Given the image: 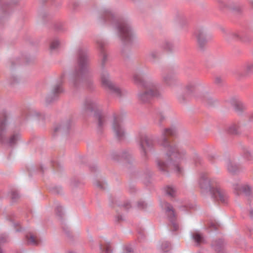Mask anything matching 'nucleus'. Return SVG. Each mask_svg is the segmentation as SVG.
<instances>
[{"instance_id": "f704fd0d", "label": "nucleus", "mask_w": 253, "mask_h": 253, "mask_svg": "<svg viewBox=\"0 0 253 253\" xmlns=\"http://www.w3.org/2000/svg\"><path fill=\"white\" fill-rule=\"evenodd\" d=\"M201 187L203 188H204V186L202 185V184L201 183Z\"/></svg>"}, {"instance_id": "e433bc0d", "label": "nucleus", "mask_w": 253, "mask_h": 253, "mask_svg": "<svg viewBox=\"0 0 253 253\" xmlns=\"http://www.w3.org/2000/svg\"><path fill=\"white\" fill-rule=\"evenodd\" d=\"M252 4H253V1L252 2Z\"/></svg>"}, {"instance_id": "2f4dec72", "label": "nucleus", "mask_w": 253, "mask_h": 253, "mask_svg": "<svg viewBox=\"0 0 253 253\" xmlns=\"http://www.w3.org/2000/svg\"><path fill=\"white\" fill-rule=\"evenodd\" d=\"M151 55L154 58L157 57V55H154V53H152Z\"/></svg>"}, {"instance_id": "9d476101", "label": "nucleus", "mask_w": 253, "mask_h": 253, "mask_svg": "<svg viewBox=\"0 0 253 253\" xmlns=\"http://www.w3.org/2000/svg\"><path fill=\"white\" fill-rule=\"evenodd\" d=\"M140 144L145 149L146 146H150L152 144V140L147 136L143 135L140 138Z\"/></svg>"}, {"instance_id": "c85d7f7f", "label": "nucleus", "mask_w": 253, "mask_h": 253, "mask_svg": "<svg viewBox=\"0 0 253 253\" xmlns=\"http://www.w3.org/2000/svg\"><path fill=\"white\" fill-rule=\"evenodd\" d=\"M5 125V124L4 122H2L0 124V129L1 130L2 129L3 126Z\"/></svg>"}, {"instance_id": "f8f14e48", "label": "nucleus", "mask_w": 253, "mask_h": 253, "mask_svg": "<svg viewBox=\"0 0 253 253\" xmlns=\"http://www.w3.org/2000/svg\"><path fill=\"white\" fill-rule=\"evenodd\" d=\"M163 208L166 210L167 214L172 218L174 216V211H173L172 207L167 203H164L163 206Z\"/></svg>"}, {"instance_id": "b1692460", "label": "nucleus", "mask_w": 253, "mask_h": 253, "mask_svg": "<svg viewBox=\"0 0 253 253\" xmlns=\"http://www.w3.org/2000/svg\"><path fill=\"white\" fill-rule=\"evenodd\" d=\"M169 246V243H168V242H166V243H164V244L163 245V246H162V249L165 252H166V251H167V249H168Z\"/></svg>"}, {"instance_id": "9b49d317", "label": "nucleus", "mask_w": 253, "mask_h": 253, "mask_svg": "<svg viewBox=\"0 0 253 253\" xmlns=\"http://www.w3.org/2000/svg\"><path fill=\"white\" fill-rule=\"evenodd\" d=\"M163 82L167 85L171 86L175 83L174 78L170 75H166L163 78Z\"/></svg>"}, {"instance_id": "c756f323", "label": "nucleus", "mask_w": 253, "mask_h": 253, "mask_svg": "<svg viewBox=\"0 0 253 253\" xmlns=\"http://www.w3.org/2000/svg\"><path fill=\"white\" fill-rule=\"evenodd\" d=\"M250 215L251 217L253 218V210L250 211Z\"/></svg>"}, {"instance_id": "cd10ccee", "label": "nucleus", "mask_w": 253, "mask_h": 253, "mask_svg": "<svg viewBox=\"0 0 253 253\" xmlns=\"http://www.w3.org/2000/svg\"><path fill=\"white\" fill-rule=\"evenodd\" d=\"M138 206H139V207H141L142 208H144L145 207V205L144 203L143 202H139L138 203Z\"/></svg>"}, {"instance_id": "423d86ee", "label": "nucleus", "mask_w": 253, "mask_h": 253, "mask_svg": "<svg viewBox=\"0 0 253 253\" xmlns=\"http://www.w3.org/2000/svg\"><path fill=\"white\" fill-rule=\"evenodd\" d=\"M118 30L120 37L125 42H130L135 38V34L128 24L126 22H121L119 24Z\"/></svg>"}, {"instance_id": "0eeeda50", "label": "nucleus", "mask_w": 253, "mask_h": 253, "mask_svg": "<svg viewBox=\"0 0 253 253\" xmlns=\"http://www.w3.org/2000/svg\"><path fill=\"white\" fill-rule=\"evenodd\" d=\"M112 129L119 139H121L125 135V131L121 125L120 120L118 118H115L112 124Z\"/></svg>"}, {"instance_id": "412c9836", "label": "nucleus", "mask_w": 253, "mask_h": 253, "mask_svg": "<svg viewBox=\"0 0 253 253\" xmlns=\"http://www.w3.org/2000/svg\"><path fill=\"white\" fill-rule=\"evenodd\" d=\"M104 122V117L102 115H99L98 116V125L101 126Z\"/></svg>"}, {"instance_id": "1a4fd4ad", "label": "nucleus", "mask_w": 253, "mask_h": 253, "mask_svg": "<svg viewBox=\"0 0 253 253\" xmlns=\"http://www.w3.org/2000/svg\"><path fill=\"white\" fill-rule=\"evenodd\" d=\"M234 189L235 192L238 195L244 193L247 195H250L251 193V188L249 186L246 185H242L239 183L234 185Z\"/></svg>"}, {"instance_id": "c9c22d12", "label": "nucleus", "mask_w": 253, "mask_h": 253, "mask_svg": "<svg viewBox=\"0 0 253 253\" xmlns=\"http://www.w3.org/2000/svg\"><path fill=\"white\" fill-rule=\"evenodd\" d=\"M174 229L176 230V226L174 225Z\"/></svg>"}, {"instance_id": "4468645a", "label": "nucleus", "mask_w": 253, "mask_h": 253, "mask_svg": "<svg viewBox=\"0 0 253 253\" xmlns=\"http://www.w3.org/2000/svg\"><path fill=\"white\" fill-rule=\"evenodd\" d=\"M193 238L194 240L198 244H200L204 241V238L203 236L198 232L193 233Z\"/></svg>"}, {"instance_id": "bb28decb", "label": "nucleus", "mask_w": 253, "mask_h": 253, "mask_svg": "<svg viewBox=\"0 0 253 253\" xmlns=\"http://www.w3.org/2000/svg\"><path fill=\"white\" fill-rule=\"evenodd\" d=\"M64 129V127L62 126H59L54 128L55 131L57 132L58 131H63Z\"/></svg>"}, {"instance_id": "473e14b6", "label": "nucleus", "mask_w": 253, "mask_h": 253, "mask_svg": "<svg viewBox=\"0 0 253 253\" xmlns=\"http://www.w3.org/2000/svg\"><path fill=\"white\" fill-rule=\"evenodd\" d=\"M111 15V14L110 13H108L107 14V16L109 18L110 16Z\"/></svg>"}, {"instance_id": "a878e982", "label": "nucleus", "mask_w": 253, "mask_h": 253, "mask_svg": "<svg viewBox=\"0 0 253 253\" xmlns=\"http://www.w3.org/2000/svg\"><path fill=\"white\" fill-rule=\"evenodd\" d=\"M246 70L247 71L250 72L253 70V64L250 63L247 65Z\"/></svg>"}, {"instance_id": "7ed1b4c3", "label": "nucleus", "mask_w": 253, "mask_h": 253, "mask_svg": "<svg viewBox=\"0 0 253 253\" xmlns=\"http://www.w3.org/2000/svg\"><path fill=\"white\" fill-rule=\"evenodd\" d=\"M203 182L206 185V188H209L211 193L216 200L222 203L226 202L227 199L226 194L220 188L216 182L206 179Z\"/></svg>"}, {"instance_id": "2eb2a0df", "label": "nucleus", "mask_w": 253, "mask_h": 253, "mask_svg": "<svg viewBox=\"0 0 253 253\" xmlns=\"http://www.w3.org/2000/svg\"><path fill=\"white\" fill-rule=\"evenodd\" d=\"M85 106L87 109L93 110L98 108V105L96 103L89 101L85 103Z\"/></svg>"}, {"instance_id": "6e6552de", "label": "nucleus", "mask_w": 253, "mask_h": 253, "mask_svg": "<svg viewBox=\"0 0 253 253\" xmlns=\"http://www.w3.org/2000/svg\"><path fill=\"white\" fill-rule=\"evenodd\" d=\"M197 41L200 47H203L209 41L206 32L203 30H199L196 33Z\"/></svg>"}, {"instance_id": "7c9ffc66", "label": "nucleus", "mask_w": 253, "mask_h": 253, "mask_svg": "<svg viewBox=\"0 0 253 253\" xmlns=\"http://www.w3.org/2000/svg\"><path fill=\"white\" fill-rule=\"evenodd\" d=\"M106 58V55L105 53H103V61L104 62Z\"/></svg>"}, {"instance_id": "4be33fe9", "label": "nucleus", "mask_w": 253, "mask_h": 253, "mask_svg": "<svg viewBox=\"0 0 253 253\" xmlns=\"http://www.w3.org/2000/svg\"><path fill=\"white\" fill-rule=\"evenodd\" d=\"M62 91V88L60 86H55L53 89V93H58Z\"/></svg>"}, {"instance_id": "a211bd4d", "label": "nucleus", "mask_w": 253, "mask_h": 253, "mask_svg": "<svg viewBox=\"0 0 253 253\" xmlns=\"http://www.w3.org/2000/svg\"><path fill=\"white\" fill-rule=\"evenodd\" d=\"M59 44L60 43L58 40H54L50 43V48L51 50L56 49L59 46Z\"/></svg>"}, {"instance_id": "f03ea898", "label": "nucleus", "mask_w": 253, "mask_h": 253, "mask_svg": "<svg viewBox=\"0 0 253 253\" xmlns=\"http://www.w3.org/2000/svg\"><path fill=\"white\" fill-rule=\"evenodd\" d=\"M133 79L136 84L144 87V90L140 91L137 95L138 100L142 103H148L154 97L158 96L160 92L158 84L153 81L143 82L141 77L138 74H135Z\"/></svg>"}, {"instance_id": "aec40b11", "label": "nucleus", "mask_w": 253, "mask_h": 253, "mask_svg": "<svg viewBox=\"0 0 253 253\" xmlns=\"http://www.w3.org/2000/svg\"><path fill=\"white\" fill-rule=\"evenodd\" d=\"M19 136L18 134L13 135L11 136L9 140V143L11 144H14L16 143V141L19 138Z\"/></svg>"}, {"instance_id": "5701e85b", "label": "nucleus", "mask_w": 253, "mask_h": 253, "mask_svg": "<svg viewBox=\"0 0 253 253\" xmlns=\"http://www.w3.org/2000/svg\"><path fill=\"white\" fill-rule=\"evenodd\" d=\"M237 126L236 125L232 126L229 128V131L231 133H237Z\"/></svg>"}, {"instance_id": "ddd939ff", "label": "nucleus", "mask_w": 253, "mask_h": 253, "mask_svg": "<svg viewBox=\"0 0 253 253\" xmlns=\"http://www.w3.org/2000/svg\"><path fill=\"white\" fill-rule=\"evenodd\" d=\"M28 242L29 243L32 245H38L39 243V240L37 237L32 234H28L26 236Z\"/></svg>"}, {"instance_id": "20e7f679", "label": "nucleus", "mask_w": 253, "mask_h": 253, "mask_svg": "<svg viewBox=\"0 0 253 253\" xmlns=\"http://www.w3.org/2000/svg\"><path fill=\"white\" fill-rule=\"evenodd\" d=\"M101 81L102 85L109 89L112 93L118 96H121L125 94L126 92L121 89L118 86L112 82L107 72H103L101 75Z\"/></svg>"}, {"instance_id": "dca6fc26", "label": "nucleus", "mask_w": 253, "mask_h": 253, "mask_svg": "<svg viewBox=\"0 0 253 253\" xmlns=\"http://www.w3.org/2000/svg\"><path fill=\"white\" fill-rule=\"evenodd\" d=\"M227 168L230 172L233 173L237 169V167L233 163L228 162L227 164Z\"/></svg>"}, {"instance_id": "72a5a7b5", "label": "nucleus", "mask_w": 253, "mask_h": 253, "mask_svg": "<svg viewBox=\"0 0 253 253\" xmlns=\"http://www.w3.org/2000/svg\"><path fill=\"white\" fill-rule=\"evenodd\" d=\"M0 253H3L0 248Z\"/></svg>"}, {"instance_id": "f257e3e1", "label": "nucleus", "mask_w": 253, "mask_h": 253, "mask_svg": "<svg viewBox=\"0 0 253 253\" xmlns=\"http://www.w3.org/2000/svg\"><path fill=\"white\" fill-rule=\"evenodd\" d=\"M174 132L175 131L170 128H165L163 130L160 144L167 149L168 152L165 160L158 161L157 165L161 170H166L169 167L176 170L177 172L180 173L181 169L178 164L185 160L186 153L170 143L169 137L173 135Z\"/></svg>"}, {"instance_id": "39448f33", "label": "nucleus", "mask_w": 253, "mask_h": 253, "mask_svg": "<svg viewBox=\"0 0 253 253\" xmlns=\"http://www.w3.org/2000/svg\"><path fill=\"white\" fill-rule=\"evenodd\" d=\"M87 63V58L86 54L84 52H80L79 54V64L81 68L80 71L73 75L71 79V82L74 85H76L77 82L82 79Z\"/></svg>"}, {"instance_id": "f3484780", "label": "nucleus", "mask_w": 253, "mask_h": 253, "mask_svg": "<svg viewBox=\"0 0 253 253\" xmlns=\"http://www.w3.org/2000/svg\"><path fill=\"white\" fill-rule=\"evenodd\" d=\"M166 193L171 197L174 196L175 194V190L171 186H168L166 188Z\"/></svg>"}, {"instance_id": "6ab92c4d", "label": "nucleus", "mask_w": 253, "mask_h": 253, "mask_svg": "<svg viewBox=\"0 0 253 253\" xmlns=\"http://www.w3.org/2000/svg\"><path fill=\"white\" fill-rule=\"evenodd\" d=\"M102 253H110L111 252V247L109 244H106L103 247H101Z\"/></svg>"}, {"instance_id": "393cba45", "label": "nucleus", "mask_w": 253, "mask_h": 253, "mask_svg": "<svg viewBox=\"0 0 253 253\" xmlns=\"http://www.w3.org/2000/svg\"><path fill=\"white\" fill-rule=\"evenodd\" d=\"M132 252V249L131 247H128V246L125 247V251H124L125 253H131Z\"/></svg>"}]
</instances>
